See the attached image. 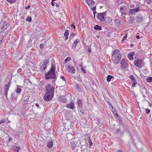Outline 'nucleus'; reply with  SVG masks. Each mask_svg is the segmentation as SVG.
Wrapping results in <instances>:
<instances>
[{
  "label": "nucleus",
  "instance_id": "18",
  "mask_svg": "<svg viewBox=\"0 0 152 152\" xmlns=\"http://www.w3.org/2000/svg\"><path fill=\"white\" fill-rule=\"evenodd\" d=\"M66 136L67 139L69 140L70 141L71 140H72L73 139V135L71 133H69L67 134L66 135Z\"/></svg>",
  "mask_w": 152,
  "mask_h": 152
},
{
  "label": "nucleus",
  "instance_id": "16",
  "mask_svg": "<svg viewBox=\"0 0 152 152\" xmlns=\"http://www.w3.org/2000/svg\"><path fill=\"white\" fill-rule=\"evenodd\" d=\"M80 42L79 39H77L73 43L72 45V48L73 49H75L77 46V43Z\"/></svg>",
  "mask_w": 152,
  "mask_h": 152
},
{
  "label": "nucleus",
  "instance_id": "28",
  "mask_svg": "<svg viewBox=\"0 0 152 152\" xmlns=\"http://www.w3.org/2000/svg\"><path fill=\"white\" fill-rule=\"evenodd\" d=\"M15 91L16 93H17L18 94H19L21 92V89L19 88H17L15 90Z\"/></svg>",
  "mask_w": 152,
  "mask_h": 152
},
{
  "label": "nucleus",
  "instance_id": "13",
  "mask_svg": "<svg viewBox=\"0 0 152 152\" xmlns=\"http://www.w3.org/2000/svg\"><path fill=\"white\" fill-rule=\"evenodd\" d=\"M141 6V4L139 2H137L136 4L135 7L134 8L139 12L141 10H140Z\"/></svg>",
  "mask_w": 152,
  "mask_h": 152
},
{
  "label": "nucleus",
  "instance_id": "5",
  "mask_svg": "<svg viewBox=\"0 0 152 152\" xmlns=\"http://www.w3.org/2000/svg\"><path fill=\"white\" fill-rule=\"evenodd\" d=\"M106 15L105 12L98 13L96 18L98 20L104 22L105 21V18Z\"/></svg>",
  "mask_w": 152,
  "mask_h": 152
},
{
  "label": "nucleus",
  "instance_id": "29",
  "mask_svg": "<svg viewBox=\"0 0 152 152\" xmlns=\"http://www.w3.org/2000/svg\"><path fill=\"white\" fill-rule=\"evenodd\" d=\"M96 6L94 7H93L92 8V10H93V12L94 13V18L95 17V13L96 12Z\"/></svg>",
  "mask_w": 152,
  "mask_h": 152
},
{
  "label": "nucleus",
  "instance_id": "43",
  "mask_svg": "<svg viewBox=\"0 0 152 152\" xmlns=\"http://www.w3.org/2000/svg\"><path fill=\"white\" fill-rule=\"evenodd\" d=\"M130 7L132 9L134 8L135 7V5L134 4H132L130 5Z\"/></svg>",
  "mask_w": 152,
  "mask_h": 152
},
{
  "label": "nucleus",
  "instance_id": "17",
  "mask_svg": "<svg viewBox=\"0 0 152 152\" xmlns=\"http://www.w3.org/2000/svg\"><path fill=\"white\" fill-rule=\"evenodd\" d=\"M77 104L80 108H81L83 107V104L82 101L81 99H79L77 101Z\"/></svg>",
  "mask_w": 152,
  "mask_h": 152
},
{
  "label": "nucleus",
  "instance_id": "26",
  "mask_svg": "<svg viewBox=\"0 0 152 152\" xmlns=\"http://www.w3.org/2000/svg\"><path fill=\"white\" fill-rule=\"evenodd\" d=\"M114 76L112 75H108L107 77V82H109L110 81L111 79L113 78Z\"/></svg>",
  "mask_w": 152,
  "mask_h": 152
},
{
  "label": "nucleus",
  "instance_id": "27",
  "mask_svg": "<svg viewBox=\"0 0 152 152\" xmlns=\"http://www.w3.org/2000/svg\"><path fill=\"white\" fill-rule=\"evenodd\" d=\"M105 21L108 22V23H110L111 21V18L110 17H107V18H105Z\"/></svg>",
  "mask_w": 152,
  "mask_h": 152
},
{
  "label": "nucleus",
  "instance_id": "60",
  "mask_svg": "<svg viewBox=\"0 0 152 152\" xmlns=\"http://www.w3.org/2000/svg\"><path fill=\"white\" fill-rule=\"evenodd\" d=\"M81 113L82 114H83V115H84V112H83V111H81V110L80 111Z\"/></svg>",
  "mask_w": 152,
  "mask_h": 152
},
{
  "label": "nucleus",
  "instance_id": "57",
  "mask_svg": "<svg viewBox=\"0 0 152 152\" xmlns=\"http://www.w3.org/2000/svg\"><path fill=\"white\" fill-rule=\"evenodd\" d=\"M61 101L63 102H65L66 101V99H63V100L61 99Z\"/></svg>",
  "mask_w": 152,
  "mask_h": 152
},
{
  "label": "nucleus",
  "instance_id": "51",
  "mask_svg": "<svg viewBox=\"0 0 152 152\" xmlns=\"http://www.w3.org/2000/svg\"><path fill=\"white\" fill-rule=\"evenodd\" d=\"M56 0H52L51 2V4L52 6H53L54 5V4L53 2V1H56Z\"/></svg>",
  "mask_w": 152,
  "mask_h": 152
},
{
  "label": "nucleus",
  "instance_id": "58",
  "mask_svg": "<svg viewBox=\"0 0 152 152\" xmlns=\"http://www.w3.org/2000/svg\"><path fill=\"white\" fill-rule=\"evenodd\" d=\"M30 6L29 5H28L27 7H25V8L26 9H27L28 8H29Z\"/></svg>",
  "mask_w": 152,
  "mask_h": 152
},
{
  "label": "nucleus",
  "instance_id": "2",
  "mask_svg": "<svg viewBox=\"0 0 152 152\" xmlns=\"http://www.w3.org/2000/svg\"><path fill=\"white\" fill-rule=\"evenodd\" d=\"M112 53V58L113 62L115 64H118L120 63L122 56L119 50L118 49H116Z\"/></svg>",
  "mask_w": 152,
  "mask_h": 152
},
{
  "label": "nucleus",
  "instance_id": "1",
  "mask_svg": "<svg viewBox=\"0 0 152 152\" xmlns=\"http://www.w3.org/2000/svg\"><path fill=\"white\" fill-rule=\"evenodd\" d=\"M46 92L44 97L45 100L50 101L53 97L55 90V88L52 87L50 84H48L45 87Z\"/></svg>",
  "mask_w": 152,
  "mask_h": 152
},
{
  "label": "nucleus",
  "instance_id": "45",
  "mask_svg": "<svg viewBox=\"0 0 152 152\" xmlns=\"http://www.w3.org/2000/svg\"><path fill=\"white\" fill-rule=\"evenodd\" d=\"M127 34H126L125 36L124 37L123 39H122V41H124L125 40L127 37Z\"/></svg>",
  "mask_w": 152,
  "mask_h": 152
},
{
  "label": "nucleus",
  "instance_id": "7",
  "mask_svg": "<svg viewBox=\"0 0 152 152\" xmlns=\"http://www.w3.org/2000/svg\"><path fill=\"white\" fill-rule=\"evenodd\" d=\"M134 64L138 68L141 67L143 65L142 60L141 59L135 61Z\"/></svg>",
  "mask_w": 152,
  "mask_h": 152
},
{
  "label": "nucleus",
  "instance_id": "38",
  "mask_svg": "<svg viewBox=\"0 0 152 152\" xmlns=\"http://www.w3.org/2000/svg\"><path fill=\"white\" fill-rule=\"evenodd\" d=\"M128 57L130 60H133V56L132 55H130L129 54H128Z\"/></svg>",
  "mask_w": 152,
  "mask_h": 152
},
{
  "label": "nucleus",
  "instance_id": "64",
  "mask_svg": "<svg viewBox=\"0 0 152 152\" xmlns=\"http://www.w3.org/2000/svg\"><path fill=\"white\" fill-rule=\"evenodd\" d=\"M56 7H58L59 6V5L58 4H56Z\"/></svg>",
  "mask_w": 152,
  "mask_h": 152
},
{
  "label": "nucleus",
  "instance_id": "46",
  "mask_svg": "<svg viewBox=\"0 0 152 152\" xmlns=\"http://www.w3.org/2000/svg\"><path fill=\"white\" fill-rule=\"evenodd\" d=\"M5 120L4 119H2L0 121V124L2 123H4L5 122Z\"/></svg>",
  "mask_w": 152,
  "mask_h": 152
},
{
  "label": "nucleus",
  "instance_id": "30",
  "mask_svg": "<svg viewBox=\"0 0 152 152\" xmlns=\"http://www.w3.org/2000/svg\"><path fill=\"white\" fill-rule=\"evenodd\" d=\"M87 148L86 146L85 145H82L81 146V149L82 151H84Z\"/></svg>",
  "mask_w": 152,
  "mask_h": 152
},
{
  "label": "nucleus",
  "instance_id": "41",
  "mask_svg": "<svg viewBox=\"0 0 152 152\" xmlns=\"http://www.w3.org/2000/svg\"><path fill=\"white\" fill-rule=\"evenodd\" d=\"M81 70L84 73H86V71L85 69V68L83 67H82L81 68Z\"/></svg>",
  "mask_w": 152,
  "mask_h": 152
},
{
  "label": "nucleus",
  "instance_id": "6",
  "mask_svg": "<svg viewBox=\"0 0 152 152\" xmlns=\"http://www.w3.org/2000/svg\"><path fill=\"white\" fill-rule=\"evenodd\" d=\"M66 69L71 74H74L75 72V68L72 65L70 64H67L66 66Z\"/></svg>",
  "mask_w": 152,
  "mask_h": 152
},
{
  "label": "nucleus",
  "instance_id": "22",
  "mask_svg": "<svg viewBox=\"0 0 152 152\" xmlns=\"http://www.w3.org/2000/svg\"><path fill=\"white\" fill-rule=\"evenodd\" d=\"M121 21L119 19H116L115 20L114 22L116 25L118 26H119L121 23Z\"/></svg>",
  "mask_w": 152,
  "mask_h": 152
},
{
  "label": "nucleus",
  "instance_id": "3",
  "mask_svg": "<svg viewBox=\"0 0 152 152\" xmlns=\"http://www.w3.org/2000/svg\"><path fill=\"white\" fill-rule=\"evenodd\" d=\"M55 70L56 68L55 66L52 64L50 70L48 72L45 74V79L48 80L50 79H55L56 77V74L55 73Z\"/></svg>",
  "mask_w": 152,
  "mask_h": 152
},
{
  "label": "nucleus",
  "instance_id": "4",
  "mask_svg": "<svg viewBox=\"0 0 152 152\" xmlns=\"http://www.w3.org/2000/svg\"><path fill=\"white\" fill-rule=\"evenodd\" d=\"M71 143V145L72 148V150H74L76 146L77 145L78 142L80 143L79 140L77 139L74 138L70 141Z\"/></svg>",
  "mask_w": 152,
  "mask_h": 152
},
{
  "label": "nucleus",
  "instance_id": "14",
  "mask_svg": "<svg viewBox=\"0 0 152 152\" xmlns=\"http://www.w3.org/2000/svg\"><path fill=\"white\" fill-rule=\"evenodd\" d=\"M86 2L87 4L91 6H93L94 4V2L92 0H86Z\"/></svg>",
  "mask_w": 152,
  "mask_h": 152
},
{
  "label": "nucleus",
  "instance_id": "11",
  "mask_svg": "<svg viewBox=\"0 0 152 152\" xmlns=\"http://www.w3.org/2000/svg\"><path fill=\"white\" fill-rule=\"evenodd\" d=\"M121 64L122 66V67L124 69H126L127 67L128 64L125 59H123L121 60Z\"/></svg>",
  "mask_w": 152,
  "mask_h": 152
},
{
  "label": "nucleus",
  "instance_id": "55",
  "mask_svg": "<svg viewBox=\"0 0 152 152\" xmlns=\"http://www.w3.org/2000/svg\"><path fill=\"white\" fill-rule=\"evenodd\" d=\"M124 11H123L122 12H121V14L122 15H126V14L125 12Z\"/></svg>",
  "mask_w": 152,
  "mask_h": 152
},
{
  "label": "nucleus",
  "instance_id": "53",
  "mask_svg": "<svg viewBox=\"0 0 152 152\" xmlns=\"http://www.w3.org/2000/svg\"><path fill=\"white\" fill-rule=\"evenodd\" d=\"M77 80L78 81L81 82L82 81L80 77H78L77 78Z\"/></svg>",
  "mask_w": 152,
  "mask_h": 152
},
{
  "label": "nucleus",
  "instance_id": "8",
  "mask_svg": "<svg viewBox=\"0 0 152 152\" xmlns=\"http://www.w3.org/2000/svg\"><path fill=\"white\" fill-rule=\"evenodd\" d=\"M10 87V83L9 82L7 84H5L4 88V95L7 97V92Z\"/></svg>",
  "mask_w": 152,
  "mask_h": 152
},
{
  "label": "nucleus",
  "instance_id": "44",
  "mask_svg": "<svg viewBox=\"0 0 152 152\" xmlns=\"http://www.w3.org/2000/svg\"><path fill=\"white\" fill-rule=\"evenodd\" d=\"M120 7V11L121 12L124 11V7L123 6H121Z\"/></svg>",
  "mask_w": 152,
  "mask_h": 152
},
{
  "label": "nucleus",
  "instance_id": "39",
  "mask_svg": "<svg viewBox=\"0 0 152 152\" xmlns=\"http://www.w3.org/2000/svg\"><path fill=\"white\" fill-rule=\"evenodd\" d=\"M7 1L9 3H13L15 2L16 0H7Z\"/></svg>",
  "mask_w": 152,
  "mask_h": 152
},
{
  "label": "nucleus",
  "instance_id": "49",
  "mask_svg": "<svg viewBox=\"0 0 152 152\" xmlns=\"http://www.w3.org/2000/svg\"><path fill=\"white\" fill-rule=\"evenodd\" d=\"M71 27H72L73 28L75 29L76 28V27L75 25H74V24H72L71 25Z\"/></svg>",
  "mask_w": 152,
  "mask_h": 152
},
{
  "label": "nucleus",
  "instance_id": "36",
  "mask_svg": "<svg viewBox=\"0 0 152 152\" xmlns=\"http://www.w3.org/2000/svg\"><path fill=\"white\" fill-rule=\"evenodd\" d=\"M94 121L96 124H99V123L100 121L99 118H96L94 119Z\"/></svg>",
  "mask_w": 152,
  "mask_h": 152
},
{
  "label": "nucleus",
  "instance_id": "42",
  "mask_svg": "<svg viewBox=\"0 0 152 152\" xmlns=\"http://www.w3.org/2000/svg\"><path fill=\"white\" fill-rule=\"evenodd\" d=\"M20 147H16L15 148V150L17 151V152H18L20 150Z\"/></svg>",
  "mask_w": 152,
  "mask_h": 152
},
{
  "label": "nucleus",
  "instance_id": "61",
  "mask_svg": "<svg viewBox=\"0 0 152 152\" xmlns=\"http://www.w3.org/2000/svg\"><path fill=\"white\" fill-rule=\"evenodd\" d=\"M149 106L150 107H151L152 106V104H151L150 102H149Z\"/></svg>",
  "mask_w": 152,
  "mask_h": 152
},
{
  "label": "nucleus",
  "instance_id": "59",
  "mask_svg": "<svg viewBox=\"0 0 152 152\" xmlns=\"http://www.w3.org/2000/svg\"><path fill=\"white\" fill-rule=\"evenodd\" d=\"M11 140H12V138H9L8 140V142H10V141Z\"/></svg>",
  "mask_w": 152,
  "mask_h": 152
},
{
  "label": "nucleus",
  "instance_id": "48",
  "mask_svg": "<svg viewBox=\"0 0 152 152\" xmlns=\"http://www.w3.org/2000/svg\"><path fill=\"white\" fill-rule=\"evenodd\" d=\"M146 2L148 4H150L152 2V0H147Z\"/></svg>",
  "mask_w": 152,
  "mask_h": 152
},
{
  "label": "nucleus",
  "instance_id": "12",
  "mask_svg": "<svg viewBox=\"0 0 152 152\" xmlns=\"http://www.w3.org/2000/svg\"><path fill=\"white\" fill-rule=\"evenodd\" d=\"M137 21L139 23L142 22L143 20V17L141 15H139L136 16Z\"/></svg>",
  "mask_w": 152,
  "mask_h": 152
},
{
  "label": "nucleus",
  "instance_id": "54",
  "mask_svg": "<svg viewBox=\"0 0 152 152\" xmlns=\"http://www.w3.org/2000/svg\"><path fill=\"white\" fill-rule=\"evenodd\" d=\"M35 106H36L37 107V109L39 108V104L37 103H36L35 104Z\"/></svg>",
  "mask_w": 152,
  "mask_h": 152
},
{
  "label": "nucleus",
  "instance_id": "37",
  "mask_svg": "<svg viewBox=\"0 0 152 152\" xmlns=\"http://www.w3.org/2000/svg\"><path fill=\"white\" fill-rule=\"evenodd\" d=\"M145 113L148 114L150 112V110L148 108H146L145 109Z\"/></svg>",
  "mask_w": 152,
  "mask_h": 152
},
{
  "label": "nucleus",
  "instance_id": "35",
  "mask_svg": "<svg viewBox=\"0 0 152 152\" xmlns=\"http://www.w3.org/2000/svg\"><path fill=\"white\" fill-rule=\"evenodd\" d=\"M49 62V60L48 59H46L43 62V64H44L46 66L47 64Z\"/></svg>",
  "mask_w": 152,
  "mask_h": 152
},
{
  "label": "nucleus",
  "instance_id": "25",
  "mask_svg": "<svg viewBox=\"0 0 152 152\" xmlns=\"http://www.w3.org/2000/svg\"><path fill=\"white\" fill-rule=\"evenodd\" d=\"M75 88L78 91H81V86L79 84H76Z\"/></svg>",
  "mask_w": 152,
  "mask_h": 152
},
{
  "label": "nucleus",
  "instance_id": "32",
  "mask_svg": "<svg viewBox=\"0 0 152 152\" xmlns=\"http://www.w3.org/2000/svg\"><path fill=\"white\" fill-rule=\"evenodd\" d=\"M71 59V58L69 57H68L65 59L64 61L65 63H66L68 61H69Z\"/></svg>",
  "mask_w": 152,
  "mask_h": 152
},
{
  "label": "nucleus",
  "instance_id": "56",
  "mask_svg": "<svg viewBox=\"0 0 152 152\" xmlns=\"http://www.w3.org/2000/svg\"><path fill=\"white\" fill-rule=\"evenodd\" d=\"M136 37L137 39H139L140 38V36L139 35L136 36Z\"/></svg>",
  "mask_w": 152,
  "mask_h": 152
},
{
  "label": "nucleus",
  "instance_id": "24",
  "mask_svg": "<svg viewBox=\"0 0 152 152\" xmlns=\"http://www.w3.org/2000/svg\"><path fill=\"white\" fill-rule=\"evenodd\" d=\"M47 66L44 64H42V65L41 66L40 69L42 71L45 70L46 69Z\"/></svg>",
  "mask_w": 152,
  "mask_h": 152
},
{
  "label": "nucleus",
  "instance_id": "62",
  "mask_svg": "<svg viewBox=\"0 0 152 152\" xmlns=\"http://www.w3.org/2000/svg\"><path fill=\"white\" fill-rule=\"evenodd\" d=\"M117 152H123L122 151L118 150L117 151Z\"/></svg>",
  "mask_w": 152,
  "mask_h": 152
},
{
  "label": "nucleus",
  "instance_id": "10",
  "mask_svg": "<svg viewBox=\"0 0 152 152\" xmlns=\"http://www.w3.org/2000/svg\"><path fill=\"white\" fill-rule=\"evenodd\" d=\"M66 107L67 108L71 109H75V105L74 102H72L70 103L67 104L66 105Z\"/></svg>",
  "mask_w": 152,
  "mask_h": 152
},
{
  "label": "nucleus",
  "instance_id": "52",
  "mask_svg": "<svg viewBox=\"0 0 152 152\" xmlns=\"http://www.w3.org/2000/svg\"><path fill=\"white\" fill-rule=\"evenodd\" d=\"M61 79H62L63 80H65V78L63 76H61Z\"/></svg>",
  "mask_w": 152,
  "mask_h": 152
},
{
  "label": "nucleus",
  "instance_id": "50",
  "mask_svg": "<svg viewBox=\"0 0 152 152\" xmlns=\"http://www.w3.org/2000/svg\"><path fill=\"white\" fill-rule=\"evenodd\" d=\"M134 53H135L134 52H130L129 54L133 56L134 55Z\"/></svg>",
  "mask_w": 152,
  "mask_h": 152
},
{
  "label": "nucleus",
  "instance_id": "47",
  "mask_svg": "<svg viewBox=\"0 0 152 152\" xmlns=\"http://www.w3.org/2000/svg\"><path fill=\"white\" fill-rule=\"evenodd\" d=\"M39 47H40V48L41 49H42L44 47L43 44H40V45H39Z\"/></svg>",
  "mask_w": 152,
  "mask_h": 152
},
{
  "label": "nucleus",
  "instance_id": "31",
  "mask_svg": "<svg viewBox=\"0 0 152 152\" xmlns=\"http://www.w3.org/2000/svg\"><path fill=\"white\" fill-rule=\"evenodd\" d=\"M75 33H72L70 34L69 37L70 39H72L74 37L75 35Z\"/></svg>",
  "mask_w": 152,
  "mask_h": 152
},
{
  "label": "nucleus",
  "instance_id": "9",
  "mask_svg": "<svg viewBox=\"0 0 152 152\" xmlns=\"http://www.w3.org/2000/svg\"><path fill=\"white\" fill-rule=\"evenodd\" d=\"M129 78L131 81L132 82V86L133 87H134L135 85L137 83V82L136 79L134 78V76L132 75L129 76Z\"/></svg>",
  "mask_w": 152,
  "mask_h": 152
},
{
  "label": "nucleus",
  "instance_id": "21",
  "mask_svg": "<svg viewBox=\"0 0 152 152\" xmlns=\"http://www.w3.org/2000/svg\"><path fill=\"white\" fill-rule=\"evenodd\" d=\"M53 145V142L52 141H48V142L47 146L49 148H51Z\"/></svg>",
  "mask_w": 152,
  "mask_h": 152
},
{
  "label": "nucleus",
  "instance_id": "20",
  "mask_svg": "<svg viewBox=\"0 0 152 152\" xmlns=\"http://www.w3.org/2000/svg\"><path fill=\"white\" fill-rule=\"evenodd\" d=\"M141 91L142 94H146L147 93V90L145 87H142L141 89Z\"/></svg>",
  "mask_w": 152,
  "mask_h": 152
},
{
  "label": "nucleus",
  "instance_id": "33",
  "mask_svg": "<svg viewBox=\"0 0 152 152\" xmlns=\"http://www.w3.org/2000/svg\"><path fill=\"white\" fill-rule=\"evenodd\" d=\"M146 80L148 82H152V77H148L147 79Z\"/></svg>",
  "mask_w": 152,
  "mask_h": 152
},
{
  "label": "nucleus",
  "instance_id": "23",
  "mask_svg": "<svg viewBox=\"0 0 152 152\" xmlns=\"http://www.w3.org/2000/svg\"><path fill=\"white\" fill-rule=\"evenodd\" d=\"M94 28L96 30H101L102 29V27L98 25H96L94 26Z\"/></svg>",
  "mask_w": 152,
  "mask_h": 152
},
{
  "label": "nucleus",
  "instance_id": "40",
  "mask_svg": "<svg viewBox=\"0 0 152 152\" xmlns=\"http://www.w3.org/2000/svg\"><path fill=\"white\" fill-rule=\"evenodd\" d=\"M31 20V17H28L26 19V20L27 21H28L29 22H30Z\"/></svg>",
  "mask_w": 152,
  "mask_h": 152
},
{
  "label": "nucleus",
  "instance_id": "15",
  "mask_svg": "<svg viewBox=\"0 0 152 152\" xmlns=\"http://www.w3.org/2000/svg\"><path fill=\"white\" fill-rule=\"evenodd\" d=\"M138 12H139L135 8L130 9L129 10V13L132 15H135L136 13Z\"/></svg>",
  "mask_w": 152,
  "mask_h": 152
},
{
  "label": "nucleus",
  "instance_id": "34",
  "mask_svg": "<svg viewBox=\"0 0 152 152\" xmlns=\"http://www.w3.org/2000/svg\"><path fill=\"white\" fill-rule=\"evenodd\" d=\"M88 142L89 144V145L90 146H92L93 145V143L92 142L90 138H88Z\"/></svg>",
  "mask_w": 152,
  "mask_h": 152
},
{
  "label": "nucleus",
  "instance_id": "63",
  "mask_svg": "<svg viewBox=\"0 0 152 152\" xmlns=\"http://www.w3.org/2000/svg\"><path fill=\"white\" fill-rule=\"evenodd\" d=\"M120 131V129H118L117 130V132H118Z\"/></svg>",
  "mask_w": 152,
  "mask_h": 152
},
{
  "label": "nucleus",
  "instance_id": "19",
  "mask_svg": "<svg viewBox=\"0 0 152 152\" xmlns=\"http://www.w3.org/2000/svg\"><path fill=\"white\" fill-rule=\"evenodd\" d=\"M69 34V31L68 30H66L64 33V35L65 37V39L66 40L68 39Z\"/></svg>",
  "mask_w": 152,
  "mask_h": 152
}]
</instances>
